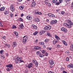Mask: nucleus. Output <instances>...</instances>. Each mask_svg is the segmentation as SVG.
<instances>
[{
  "label": "nucleus",
  "mask_w": 73,
  "mask_h": 73,
  "mask_svg": "<svg viewBox=\"0 0 73 73\" xmlns=\"http://www.w3.org/2000/svg\"><path fill=\"white\" fill-rule=\"evenodd\" d=\"M19 60H15V63H16V64L18 63H19Z\"/></svg>",
  "instance_id": "obj_46"
},
{
  "label": "nucleus",
  "mask_w": 73,
  "mask_h": 73,
  "mask_svg": "<svg viewBox=\"0 0 73 73\" xmlns=\"http://www.w3.org/2000/svg\"><path fill=\"white\" fill-rule=\"evenodd\" d=\"M45 56H48V53L46 52L45 53Z\"/></svg>",
  "instance_id": "obj_57"
},
{
  "label": "nucleus",
  "mask_w": 73,
  "mask_h": 73,
  "mask_svg": "<svg viewBox=\"0 0 73 73\" xmlns=\"http://www.w3.org/2000/svg\"><path fill=\"white\" fill-rule=\"evenodd\" d=\"M6 70L7 71L9 72L10 70H12L13 66L12 64H9L8 65H6Z\"/></svg>",
  "instance_id": "obj_1"
},
{
  "label": "nucleus",
  "mask_w": 73,
  "mask_h": 73,
  "mask_svg": "<svg viewBox=\"0 0 73 73\" xmlns=\"http://www.w3.org/2000/svg\"><path fill=\"white\" fill-rule=\"evenodd\" d=\"M50 24H51V25H53L54 24V23L53 22V20L51 21L50 23Z\"/></svg>",
  "instance_id": "obj_40"
},
{
  "label": "nucleus",
  "mask_w": 73,
  "mask_h": 73,
  "mask_svg": "<svg viewBox=\"0 0 73 73\" xmlns=\"http://www.w3.org/2000/svg\"><path fill=\"white\" fill-rule=\"evenodd\" d=\"M70 50H72L73 49V44H71L70 46Z\"/></svg>",
  "instance_id": "obj_30"
},
{
  "label": "nucleus",
  "mask_w": 73,
  "mask_h": 73,
  "mask_svg": "<svg viewBox=\"0 0 73 73\" xmlns=\"http://www.w3.org/2000/svg\"><path fill=\"white\" fill-rule=\"evenodd\" d=\"M32 61L33 62H34V64H35L36 67H37L38 66V64L37 61L36 60H33Z\"/></svg>",
  "instance_id": "obj_6"
},
{
  "label": "nucleus",
  "mask_w": 73,
  "mask_h": 73,
  "mask_svg": "<svg viewBox=\"0 0 73 73\" xmlns=\"http://www.w3.org/2000/svg\"><path fill=\"white\" fill-rule=\"evenodd\" d=\"M48 5L49 7H50L51 6V3L49 2L46 5Z\"/></svg>",
  "instance_id": "obj_36"
},
{
  "label": "nucleus",
  "mask_w": 73,
  "mask_h": 73,
  "mask_svg": "<svg viewBox=\"0 0 73 73\" xmlns=\"http://www.w3.org/2000/svg\"><path fill=\"white\" fill-rule=\"evenodd\" d=\"M63 24H64V25H65V26L66 27L67 25L68 24V23H64Z\"/></svg>",
  "instance_id": "obj_49"
},
{
  "label": "nucleus",
  "mask_w": 73,
  "mask_h": 73,
  "mask_svg": "<svg viewBox=\"0 0 73 73\" xmlns=\"http://www.w3.org/2000/svg\"><path fill=\"white\" fill-rule=\"evenodd\" d=\"M51 28L52 27L50 25L46 26L44 28V29L47 31H49Z\"/></svg>",
  "instance_id": "obj_3"
},
{
  "label": "nucleus",
  "mask_w": 73,
  "mask_h": 73,
  "mask_svg": "<svg viewBox=\"0 0 73 73\" xmlns=\"http://www.w3.org/2000/svg\"><path fill=\"white\" fill-rule=\"evenodd\" d=\"M17 28L16 26L14 25H13L12 27V29H15V28Z\"/></svg>",
  "instance_id": "obj_27"
},
{
  "label": "nucleus",
  "mask_w": 73,
  "mask_h": 73,
  "mask_svg": "<svg viewBox=\"0 0 73 73\" xmlns=\"http://www.w3.org/2000/svg\"><path fill=\"white\" fill-rule=\"evenodd\" d=\"M48 16L49 17H55V16L54 15L51 13H48L47 14Z\"/></svg>",
  "instance_id": "obj_8"
},
{
  "label": "nucleus",
  "mask_w": 73,
  "mask_h": 73,
  "mask_svg": "<svg viewBox=\"0 0 73 73\" xmlns=\"http://www.w3.org/2000/svg\"><path fill=\"white\" fill-rule=\"evenodd\" d=\"M24 26L23 25V23L21 24L19 26V27L20 29H23V28H24Z\"/></svg>",
  "instance_id": "obj_14"
},
{
  "label": "nucleus",
  "mask_w": 73,
  "mask_h": 73,
  "mask_svg": "<svg viewBox=\"0 0 73 73\" xmlns=\"http://www.w3.org/2000/svg\"><path fill=\"white\" fill-rule=\"evenodd\" d=\"M39 11H38V10H36L35 11V15H38V12Z\"/></svg>",
  "instance_id": "obj_32"
},
{
  "label": "nucleus",
  "mask_w": 73,
  "mask_h": 73,
  "mask_svg": "<svg viewBox=\"0 0 73 73\" xmlns=\"http://www.w3.org/2000/svg\"><path fill=\"white\" fill-rule=\"evenodd\" d=\"M52 67H53V66L52 65H50V68H52Z\"/></svg>",
  "instance_id": "obj_58"
},
{
  "label": "nucleus",
  "mask_w": 73,
  "mask_h": 73,
  "mask_svg": "<svg viewBox=\"0 0 73 73\" xmlns=\"http://www.w3.org/2000/svg\"><path fill=\"white\" fill-rule=\"evenodd\" d=\"M35 20V21L37 22H39L40 21V19L38 18H36Z\"/></svg>",
  "instance_id": "obj_21"
},
{
  "label": "nucleus",
  "mask_w": 73,
  "mask_h": 73,
  "mask_svg": "<svg viewBox=\"0 0 73 73\" xmlns=\"http://www.w3.org/2000/svg\"><path fill=\"white\" fill-rule=\"evenodd\" d=\"M68 68H73V64L68 65Z\"/></svg>",
  "instance_id": "obj_20"
},
{
  "label": "nucleus",
  "mask_w": 73,
  "mask_h": 73,
  "mask_svg": "<svg viewBox=\"0 0 73 73\" xmlns=\"http://www.w3.org/2000/svg\"><path fill=\"white\" fill-rule=\"evenodd\" d=\"M23 44H25V43L27 41V40H28V36L26 35L24 36L23 38Z\"/></svg>",
  "instance_id": "obj_4"
},
{
  "label": "nucleus",
  "mask_w": 73,
  "mask_h": 73,
  "mask_svg": "<svg viewBox=\"0 0 73 73\" xmlns=\"http://www.w3.org/2000/svg\"><path fill=\"white\" fill-rule=\"evenodd\" d=\"M61 13L62 15H64V14L65 13V12L63 11H61Z\"/></svg>",
  "instance_id": "obj_48"
},
{
  "label": "nucleus",
  "mask_w": 73,
  "mask_h": 73,
  "mask_svg": "<svg viewBox=\"0 0 73 73\" xmlns=\"http://www.w3.org/2000/svg\"><path fill=\"white\" fill-rule=\"evenodd\" d=\"M23 16H24V14H21V17H23Z\"/></svg>",
  "instance_id": "obj_59"
},
{
  "label": "nucleus",
  "mask_w": 73,
  "mask_h": 73,
  "mask_svg": "<svg viewBox=\"0 0 73 73\" xmlns=\"http://www.w3.org/2000/svg\"><path fill=\"white\" fill-rule=\"evenodd\" d=\"M52 2L54 3H57V0H52Z\"/></svg>",
  "instance_id": "obj_29"
},
{
  "label": "nucleus",
  "mask_w": 73,
  "mask_h": 73,
  "mask_svg": "<svg viewBox=\"0 0 73 73\" xmlns=\"http://www.w3.org/2000/svg\"><path fill=\"white\" fill-rule=\"evenodd\" d=\"M50 40H49V39H46L44 41H45V42H48V41H49Z\"/></svg>",
  "instance_id": "obj_37"
},
{
  "label": "nucleus",
  "mask_w": 73,
  "mask_h": 73,
  "mask_svg": "<svg viewBox=\"0 0 73 73\" xmlns=\"http://www.w3.org/2000/svg\"><path fill=\"white\" fill-rule=\"evenodd\" d=\"M48 73H53V72H52V71H50L48 72Z\"/></svg>",
  "instance_id": "obj_60"
},
{
  "label": "nucleus",
  "mask_w": 73,
  "mask_h": 73,
  "mask_svg": "<svg viewBox=\"0 0 73 73\" xmlns=\"http://www.w3.org/2000/svg\"><path fill=\"white\" fill-rule=\"evenodd\" d=\"M2 25V23L0 21V25Z\"/></svg>",
  "instance_id": "obj_63"
},
{
  "label": "nucleus",
  "mask_w": 73,
  "mask_h": 73,
  "mask_svg": "<svg viewBox=\"0 0 73 73\" xmlns=\"http://www.w3.org/2000/svg\"><path fill=\"white\" fill-rule=\"evenodd\" d=\"M9 16L11 17H13V14L12 13H11L9 14Z\"/></svg>",
  "instance_id": "obj_23"
},
{
  "label": "nucleus",
  "mask_w": 73,
  "mask_h": 73,
  "mask_svg": "<svg viewBox=\"0 0 73 73\" xmlns=\"http://www.w3.org/2000/svg\"><path fill=\"white\" fill-rule=\"evenodd\" d=\"M2 38L3 39H5L6 38V37H5V36H3L2 37Z\"/></svg>",
  "instance_id": "obj_51"
},
{
  "label": "nucleus",
  "mask_w": 73,
  "mask_h": 73,
  "mask_svg": "<svg viewBox=\"0 0 73 73\" xmlns=\"http://www.w3.org/2000/svg\"><path fill=\"white\" fill-rule=\"evenodd\" d=\"M10 9L11 11H12V12H14V11H15V8L13 7V4H12L11 5L10 7Z\"/></svg>",
  "instance_id": "obj_7"
},
{
  "label": "nucleus",
  "mask_w": 73,
  "mask_h": 73,
  "mask_svg": "<svg viewBox=\"0 0 73 73\" xmlns=\"http://www.w3.org/2000/svg\"><path fill=\"white\" fill-rule=\"evenodd\" d=\"M17 44L16 41H14L13 42V46L14 47H15V46H17Z\"/></svg>",
  "instance_id": "obj_11"
},
{
  "label": "nucleus",
  "mask_w": 73,
  "mask_h": 73,
  "mask_svg": "<svg viewBox=\"0 0 73 73\" xmlns=\"http://www.w3.org/2000/svg\"><path fill=\"white\" fill-rule=\"evenodd\" d=\"M34 48L35 49H37V50H38V49H41V48L40 47L38 46H35L34 47Z\"/></svg>",
  "instance_id": "obj_15"
},
{
  "label": "nucleus",
  "mask_w": 73,
  "mask_h": 73,
  "mask_svg": "<svg viewBox=\"0 0 73 73\" xmlns=\"http://www.w3.org/2000/svg\"><path fill=\"white\" fill-rule=\"evenodd\" d=\"M61 30L64 32H66L67 31V29L64 27H62L61 28Z\"/></svg>",
  "instance_id": "obj_9"
},
{
  "label": "nucleus",
  "mask_w": 73,
  "mask_h": 73,
  "mask_svg": "<svg viewBox=\"0 0 73 73\" xmlns=\"http://www.w3.org/2000/svg\"><path fill=\"white\" fill-rule=\"evenodd\" d=\"M49 1L48 0H45V3L46 4H47L48 3H49Z\"/></svg>",
  "instance_id": "obj_26"
},
{
  "label": "nucleus",
  "mask_w": 73,
  "mask_h": 73,
  "mask_svg": "<svg viewBox=\"0 0 73 73\" xmlns=\"http://www.w3.org/2000/svg\"><path fill=\"white\" fill-rule=\"evenodd\" d=\"M40 57L42 58L43 57H44V55L42 54H40L39 55Z\"/></svg>",
  "instance_id": "obj_28"
},
{
  "label": "nucleus",
  "mask_w": 73,
  "mask_h": 73,
  "mask_svg": "<svg viewBox=\"0 0 73 73\" xmlns=\"http://www.w3.org/2000/svg\"><path fill=\"white\" fill-rule=\"evenodd\" d=\"M27 19L29 20H32V17L31 16H28L27 17Z\"/></svg>",
  "instance_id": "obj_13"
},
{
  "label": "nucleus",
  "mask_w": 73,
  "mask_h": 73,
  "mask_svg": "<svg viewBox=\"0 0 73 73\" xmlns=\"http://www.w3.org/2000/svg\"><path fill=\"white\" fill-rule=\"evenodd\" d=\"M38 15H42V13L40 12H38Z\"/></svg>",
  "instance_id": "obj_45"
},
{
  "label": "nucleus",
  "mask_w": 73,
  "mask_h": 73,
  "mask_svg": "<svg viewBox=\"0 0 73 73\" xmlns=\"http://www.w3.org/2000/svg\"><path fill=\"white\" fill-rule=\"evenodd\" d=\"M19 21H23V20L21 18H20L19 19Z\"/></svg>",
  "instance_id": "obj_44"
},
{
  "label": "nucleus",
  "mask_w": 73,
  "mask_h": 73,
  "mask_svg": "<svg viewBox=\"0 0 73 73\" xmlns=\"http://www.w3.org/2000/svg\"><path fill=\"white\" fill-rule=\"evenodd\" d=\"M57 48H60V46L59 44H58L57 46Z\"/></svg>",
  "instance_id": "obj_55"
},
{
  "label": "nucleus",
  "mask_w": 73,
  "mask_h": 73,
  "mask_svg": "<svg viewBox=\"0 0 73 73\" xmlns=\"http://www.w3.org/2000/svg\"><path fill=\"white\" fill-rule=\"evenodd\" d=\"M61 3H60V2H57L56 3V4L57 5H60V4Z\"/></svg>",
  "instance_id": "obj_41"
},
{
  "label": "nucleus",
  "mask_w": 73,
  "mask_h": 73,
  "mask_svg": "<svg viewBox=\"0 0 73 73\" xmlns=\"http://www.w3.org/2000/svg\"><path fill=\"white\" fill-rule=\"evenodd\" d=\"M67 61H69V58L68 57H67L66 59Z\"/></svg>",
  "instance_id": "obj_43"
},
{
  "label": "nucleus",
  "mask_w": 73,
  "mask_h": 73,
  "mask_svg": "<svg viewBox=\"0 0 73 73\" xmlns=\"http://www.w3.org/2000/svg\"><path fill=\"white\" fill-rule=\"evenodd\" d=\"M52 21L54 24H56V23H57V20H53Z\"/></svg>",
  "instance_id": "obj_25"
},
{
  "label": "nucleus",
  "mask_w": 73,
  "mask_h": 73,
  "mask_svg": "<svg viewBox=\"0 0 73 73\" xmlns=\"http://www.w3.org/2000/svg\"><path fill=\"white\" fill-rule=\"evenodd\" d=\"M33 66V64L32 63L29 64L28 65H27V66L29 69L32 67Z\"/></svg>",
  "instance_id": "obj_12"
},
{
  "label": "nucleus",
  "mask_w": 73,
  "mask_h": 73,
  "mask_svg": "<svg viewBox=\"0 0 73 73\" xmlns=\"http://www.w3.org/2000/svg\"><path fill=\"white\" fill-rule=\"evenodd\" d=\"M70 1V0H66V3H68Z\"/></svg>",
  "instance_id": "obj_52"
},
{
  "label": "nucleus",
  "mask_w": 73,
  "mask_h": 73,
  "mask_svg": "<svg viewBox=\"0 0 73 73\" xmlns=\"http://www.w3.org/2000/svg\"><path fill=\"white\" fill-rule=\"evenodd\" d=\"M67 21H68V23L69 24H67L66 27H67V28H70L71 27V25H73V23L70 20L68 19Z\"/></svg>",
  "instance_id": "obj_2"
},
{
  "label": "nucleus",
  "mask_w": 73,
  "mask_h": 73,
  "mask_svg": "<svg viewBox=\"0 0 73 73\" xmlns=\"http://www.w3.org/2000/svg\"><path fill=\"white\" fill-rule=\"evenodd\" d=\"M63 73H67V72H66L65 71H63Z\"/></svg>",
  "instance_id": "obj_62"
},
{
  "label": "nucleus",
  "mask_w": 73,
  "mask_h": 73,
  "mask_svg": "<svg viewBox=\"0 0 73 73\" xmlns=\"http://www.w3.org/2000/svg\"><path fill=\"white\" fill-rule=\"evenodd\" d=\"M59 1L60 2V3H61L62 2V0H59Z\"/></svg>",
  "instance_id": "obj_53"
},
{
  "label": "nucleus",
  "mask_w": 73,
  "mask_h": 73,
  "mask_svg": "<svg viewBox=\"0 0 73 73\" xmlns=\"http://www.w3.org/2000/svg\"><path fill=\"white\" fill-rule=\"evenodd\" d=\"M14 33L16 36L18 35V33L17 31H15L14 32Z\"/></svg>",
  "instance_id": "obj_38"
},
{
  "label": "nucleus",
  "mask_w": 73,
  "mask_h": 73,
  "mask_svg": "<svg viewBox=\"0 0 73 73\" xmlns=\"http://www.w3.org/2000/svg\"><path fill=\"white\" fill-rule=\"evenodd\" d=\"M46 21L47 22H49V20L48 19H47Z\"/></svg>",
  "instance_id": "obj_61"
},
{
  "label": "nucleus",
  "mask_w": 73,
  "mask_h": 73,
  "mask_svg": "<svg viewBox=\"0 0 73 73\" xmlns=\"http://www.w3.org/2000/svg\"><path fill=\"white\" fill-rule=\"evenodd\" d=\"M40 52L39 51H37L36 52V54H40Z\"/></svg>",
  "instance_id": "obj_47"
},
{
  "label": "nucleus",
  "mask_w": 73,
  "mask_h": 73,
  "mask_svg": "<svg viewBox=\"0 0 73 73\" xmlns=\"http://www.w3.org/2000/svg\"><path fill=\"white\" fill-rule=\"evenodd\" d=\"M17 58V56H15L14 57L13 60H16Z\"/></svg>",
  "instance_id": "obj_50"
},
{
  "label": "nucleus",
  "mask_w": 73,
  "mask_h": 73,
  "mask_svg": "<svg viewBox=\"0 0 73 73\" xmlns=\"http://www.w3.org/2000/svg\"><path fill=\"white\" fill-rule=\"evenodd\" d=\"M47 35L48 36H50V34L49 33H48L47 34Z\"/></svg>",
  "instance_id": "obj_54"
},
{
  "label": "nucleus",
  "mask_w": 73,
  "mask_h": 73,
  "mask_svg": "<svg viewBox=\"0 0 73 73\" xmlns=\"http://www.w3.org/2000/svg\"><path fill=\"white\" fill-rule=\"evenodd\" d=\"M41 52L42 54H45V51L44 50H42V51H41Z\"/></svg>",
  "instance_id": "obj_35"
},
{
  "label": "nucleus",
  "mask_w": 73,
  "mask_h": 73,
  "mask_svg": "<svg viewBox=\"0 0 73 73\" xmlns=\"http://www.w3.org/2000/svg\"><path fill=\"white\" fill-rule=\"evenodd\" d=\"M49 62L50 65H53V64H54V62L52 60H49Z\"/></svg>",
  "instance_id": "obj_16"
},
{
  "label": "nucleus",
  "mask_w": 73,
  "mask_h": 73,
  "mask_svg": "<svg viewBox=\"0 0 73 73\" xmlns=\"http://www.w3.org/2000/svg\"><path fill=\"white\" fill-rule=\"evenodd\" d=\"M0 10L1 11H4L5 10V7H1L0 8Z\"/></svg>",
  "instance_id": "obj_18"
},
{
  "label": "nucleus",
  "mask_w": 73,
  "mask_h": 73,
  "mask_svg": "<svg viewBox=\"0 0 73 73\" xmlns=\"http://www.w3.org/2000/svg\"><path fill=\"white\" fill-rule=\"evenodd\" d=\"M39 35H42L44 33V32L42 31H40L39 33Z\"/></svg>",
  "instance_id": "obj_34"
},
{
  "label": "nucleus",
  "mask_w": 73,
  "mask_h": 73,
  "mask_svg": "<svg viewBox=\"0 0 73 73\" xmlns=\"http://www.w3.org/2000/svg\"><path fill=\"white\" fill-rule=\"evenodd\" d=\"M64 45H66V46H67L68 45V44L64 40H63L62 41Z\"/></svg>",
  "instance_id": "obj_19"
},
{
  "label": "nucleus",
  "mask_w": 73,
  "mask_h": 73,
  "mask_svg": "<svg viewBox=\"0 0 73 73\" xmlns=\"http://www.w3.org/2000/svg\"><path fill=\"white\" fill-rule=\"evenodd\" d=\"M56 42H56V40H54L53 41V44H56Z\"/></svg>",
  "instance_id": "obj_42"
},
{
  "label": "nucleus",
  "mask_w": 73,
  "mask_h": 73,
  "mask_svg": "<svg viewBox=\"0 0 73 73\" xmlns=\"http://www.w3.org/2000/svg\"><path fill=\"white\" fill-rule=\"evenodd\" d=\"M3 52H4V50H1L0 51V54H2Z\"/></svg>",
  "instance_id": "obj_33"
},
{
  "label": "nucleus",
  "mask_w": 73,
  "mask_h": 73,
  "mask_svg": "<svg viewBox=\"0 0 73 73\" xmlns=\"http://www.w3.org/2000/svg\"><path fill=\"white\" fill-rule=\"evenodd\" d=\"M60 11V9H58L56 10V11H57V12H58V11Z\"/></svg>",
  "instance_id": "obj_56"
},
{
  "label": "nucleus",
  "mask_w": 73,
  "mask_h": 73,
  "mask_svg": "<svg viewBox=\"0 0 73 73\" xmlns=\"http://www.w3.org/2000/svg\"><path fill=\"white\" fill-rule=\"evenodd\" d=\"M55 38L57 40H59L60 39V38L58 36L56 35H55Z\"/></svg>",
  "instance_id": "obj_22"
},
{
  "label": "nucleus",
  "mask_w": 73,
  "mask_h": 73,
  "mask_svg": "<svg viewBox=\"0 0 73 73\" xmlns=\"http://www.w3.org/2000/svg\"><path fill=\"white\" fill-rule=\"evenodd\" d=\"M40 45H43L42 42H40Z\"/></svg>",
  "instance_id": "obj_64"
},
{
  "label": "nucleus",
  "mask_w": 73,
  "mask_h": 73,
  "mask_svg": "<svg viewBox=\"0 0 73 73\" xmlns=\"http://www.w3.org/2000/svg\"><path fill=\"white\" fill-rule=\"evenodd\" d=\"M16 60H18V61H20V62H23V61L21 60H22V58L19 57V56H17Z\"/></svg>",
  "instance_id": "obj_5"
},
{
  "label": "nucleus",
  "mask_w": 73,
  "mask_h": 73,
  "mask_svg": "<svg viewBox=\"0 0 73 73\" xmlns=\"http://www.w3.org/2000/svg\"><path fill=\"white\" fill-rule=\"evenodd\" d=\"M19 8L20 9L22 10L23 9V8H24V7L23 6H21L19 7Z\"/></svg>",
  "instance_id": "obj_31"
},
{
  "label": "nucleus",
  "mask_w": 73,
  "mask_h": 73,
  "mask_svg": "<svg viewBox=\"0 0 73 73\" xmlns=\"http://www.w3.org/2000/svg\"><path fill=\"white\" fill-rule=\"evenodd\" d=\"M36 2H35V1H33L32 2V4H31V7H35L36 5Z\"/></svg>",
  "instance_id": "obj_10"
},
{
  "label": "nucleus",
  "mask_w": 73,
  "mask_h": 73,
  "mask_svg": "<svg viewBox=\"0 0 73 73\" xmlns=\"http://www.w3.org/2000/svg\"><path fill=\"white\" fill-rule=\"evenodd\" d=\"M38 31H36L33 34V35H35V36H36L37 35V34H38Z\"/></svg>",
  "instance_id": "obj_24"
},
{
  "label": "nucleus",
  "mask_w": 73,
  "mask_h": 73,
  "mask_svg": "<svg viewBox=\"0 0 73 73\" xmlns=\"http://www.w3.org/2000/svg\"><path fill=\"white\" fill-rule=\"evenodd\" d=\"M33 28L34 29H37V27L36 25H32Z\"/></svg>",
  "instance_id": "obj_17"
},
{
  "label": "nucleus",
  "mask_w": 73,
  "mask_h": 73,
  "mask_svg": "<svg viewBox=\"0 0 73 73\" xmlns=\"http://www.w3.org/2000/svg\"><path fill=\"white\" fill-rule=\"evenodd\" d=\"M4 13L5 15H7V14H8V11H5V12Z\"/></svg>",
  "instance_id": "obj_39"
}]
</instances>
